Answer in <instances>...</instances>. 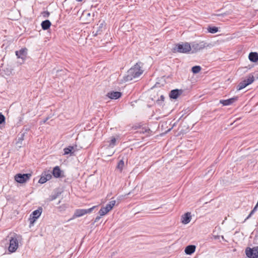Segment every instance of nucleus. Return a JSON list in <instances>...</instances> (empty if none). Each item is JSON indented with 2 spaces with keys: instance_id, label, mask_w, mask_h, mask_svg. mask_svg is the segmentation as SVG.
Segmentation results:
<instances>
[{
  "instance_id": "aec40b11",
  "label": "nucleus",
  "mask_w": 258,
  "mask_h": 258,
  "mask_svg": "<svg viewBox=\"0 0 258 258\" xmlns=\"http://www.w3.org/2000/svg\"><path fill=\"white\" fill-rule=\"evenodd\" d=\"M201 68L200 66H196L192 68L191 71L194 74H197L200 72Z\"/></svg>"
},
{
  "instance_id": "f03ea898",
  "label": "nucleus",
  "mask_w": 258,
  "mask_h": 258,
  "mask_svg": "<svg viewBox=\"0 0 258 258\" xmlns=\"http://www.w3.org/2000/svg\"><path fill=\"white\" fill-rule=\"evenodd\" d=\"M190 50H191V45L188 42L177 44L173 48L174 52L187 53H189Z\"/></svg>"
},
{
  "instance_id": "c85d7f7f",
  "label": "nucleus",
  "mask_w": 258,
  "mask_h": 258,
  "mask_svg": "<svg viewBox=\"0 0 258 258\" xmlns=\"http://www.w3.org/2000/svg\"><path fill=\"white\" fill-rule=\"evenodd\" d=\"M116 201L115 200H112L108 204V205L111 207V209L115 206Z\"/></svg>"
},
{
  "instance_id": "5701e85b",
  "label": "nucleus",
  "mask_w": 258,
  "mask_h": 258,
  "mask_svg": "<svg viewBox=\"0 0 258 258\" xmlns=\"http://www.w3.org/2000/svg\"><path fill=\"white\" fill-rule=\"evenodd\" d=\"M108 212L105 209V208L102 207L99 211V214L101 216H103L106 215Z\"/></svg>"
},
{
  "instance_id": "e433bc0d",
  "label": "nucleus",
  "mask_w": 258,
  "mask_h": 258,
  "mask_svg": "<svg viewBox=\"0 0 258 258\" xmlns=\"http://www.w3.org/2000/svg\"><path fill=\"white\" fill-rule=\"evenodd\" d=\"M19 141L22 142L23 140V135H22V137L18 139Z\"/></svg>"
},
{
  "instance_id": "cd10ccee",
  "label": "nucleus",
  "mask_w": 258,
  "mask_h": 258,
  "mask_svg": "<svg viewBox=\"0 0 258 258\" xmlns=\"http://www.w3.org/2000/svg\"><path fill=\"white\" fill-rule=\"evenodd\" d=\"M5 117L2 114V113H0V124L5 122Z\"/></svg>"
},
{
  "instance_id": "f8f14e48",
  "label": "nucleus",
  "mask_w": 258,
  "mask_h": 258,
  "mask_svg": "<svg viewBox=\"0 0 258 258\" xmlns=\"http://www.w3.org/2000/svg\"><path fill=\"white\" fill-rule=\"evenodd\" d=\"M182 90L175 89L172 90L169 94V96L172 99H177L178 97L182 93Z\"/></svg>"
},
{
  "instance_id": "0eeeda50",
  "label": "nucleus",
  "mask_w": 258,
  "mask_h": 258,
  "mask_svg": "<svg viewBox=\"0 0 258 258\" xmlns=\"http://www.w3.org/2000/svg\"><path fill=\"white\" fill-rule=\"evenodd\" d=\"M95 207L94 206L91 208L88 209H78L77 210L74 214V217H79L84 215L87 213H91L93 209H94Z\"/></svg>"
},
{
  "instance_id": "c9c22d12",
  "label": "nucleus",
  "mask_w": 258,
  "mask_h": 258,
  "mask_svg": "<svg viewBox=\"0 0 258 258\" xmlns=\"http://www.w3.org/2000/svg\"><path fill=\"white\" fill-rule=\"evenodd\" d=\"M258 207V203L256 204V205L255 206L253 210L255 212L257 210Z\"/></svg>"
},
{
  "instance_id": "393cba45",
  "label": "nucleus",
  "mask_w": 258,
  "mask_h": 258,
  "mask_svg": "<svg viewBox=\"0 0 258 258\" xmlns=\"http://www.w3.org/2000/svg\"><path fill=\"white\" fill-rule=\"evenodd\" d=\"M47 181V179L45 176L42 174V176L40 177V178L38 182L40 183H44Z\"/></svg>"
},
{
  "instance_id": "9d476101",
  "label": "nucleus",
  "mask_w": 258,
  "mask_h": 258,
  "mask_svg": "<svg viewBox=\"0 0 258 258\" xmlns=\"http://www.w3.org/2000/svg\"><path fill=\"white\" fill-rule=\"evenodd\" d=\"M237 97H234L227 100H221L220 103L222 104L224 106H227L235 102L237 100Z\"/></svg>"
},
{
  "instance_id": "39448f33",
  "label": "nucleus",
  "mask_w": 258,
  "mask_h": 258,
  "mask_svg": "<svg viewBox=\"0 0 258 258\" xmlns=\"http://www.w3.org/2000/svg\"><path fill=\"white\" fill-rule=\"evenodd\" d=\"M245 254L249 258L258 257V246L253 248L247 247L245 249Z\"/></svg>"
},
{
  "instance_id": "f704fd0d",
  "label": "nucleus",
  "mask_w": 258,
  "mask_h": 258,
  "mask_svg": "<svg viewBox=\"0 0 258 258\" xmlns=\"http://www.w3.org/2000/svg\"><path fill=\"white\" fill-rule=\"evenodd\" d=\"M160 100L162 101H164V97L162 95L160 96V99L157 100V102L159 103V102Z\"/></svg>"
},
{
  "instance_id": "4468645a",
  "label": "nucleus",
  "mask_w": 258,
  "mask_h": 258,
  "mask_svg": "<svg viewBox=\"0 0 258 258\" xmlns=\"http://www.w3.org/2000/svg\"><path fill=\"white\" fill-rule=\"evenodd\" d=\"M195 250L196 246L190 245L186 247L184 251L187 254H191L195 251Z\"/></svg>"
},
{
  "instance_id": "20e7f679",
  "label": "nucleus",
  "mask_w": 258,
  "mask_h": 258,
  "mask_svg": "<svg viewBox=\"0 0 258 258\" xmlns=\"http://www.w3.org/2000/svg\"><path fill=\"white\" fill-rule=\"evenodd\" d=\"M31 176V174H17L15 176V180L20 183H23L26 182L29 180Z\"/></svg>"
},
{
  "instance_id": "a211bd4d",
  "label": "nucleus",
  "mask_w": 258,
  "mask_h": 258,
  "mask_svg": "<svg viewBox=\"0 0 258 258\" xmlns=\"http://www.w3.org/2000/svg\"><path fill=\"white\" fill-rule=\"evenodd\" d=\"M254 80L253 76L252 75H249L248 78L243 81L246 82V83L248 86V85L251 84L254 81Z\"/></svg>"
},
{
  "instance_id": "423d86ee",
  "label": "nucleus",
  "mask_w": 258,
  "mask_h": 258,
  "mask_svg": "<svg viewBox=\"0 0 258 258\" xmlns=\"http://www.w3.org/2000/svg\"><path fill=\"white\" fill-rule=\"evenodd\" d=\"M18 247V240L16 237H11L10 239L9 250L11 252H15Z\"/></svg>"
},
{
  "instance_id": "6ab92c4d",
  "label": "nucleus",
  "mask_w": 258,
  "mask_h": 258,
  "mask_svg": "<svg viewBox=\"0 0 258 258\" xmlns=\"http://www.w3.org/2000/svg\"><path fill=\"white\" fill-rule=\"evenodd\" d=\"M247 85L246 83V82L245 81H242L241 82H240L237 86V90H242V89L244 88L245 87H246Z\"/></svg>"
},
{
  "instance_id": "4be33fe9",
  "label": "nucleus",
  "mask_w": 258,
  "mask_h": 258,
  "mask_svg": "<svg viewBox=\"0 0 258 258\" xmlns=\"http://www.w3.org/2000/svg\"><path fill=\"white\" fill-rule=\"evenodd\" d=\"M124 166V161L123 160H120L117 164V168L121 171Z\"/></svg>"
},
{
  "instance_id": "6e6552de",
  "label": "nucleus",
  "mask_w": 258,
  "mask_h": 258,
  "mask_svg": "<svg viewBox=\"0 0 258 258\" xmlns=\"http://www.w3.org/2000/svg\"><path fill=\"white\" fill-rule=\"evenodd\" d=\"M27 49L26 48H23L21 49L19 51H16L15 52L17 58H21L22 60H25L27 54Z\"/></svg>"
},
{
  "instance_id": "ddd939ff",
  "label": "nucleus",
  "mask_w": 258,
  "mask_h": 258,
  "mask_svg": "<svg viewBox=\"0 0 258 258\" xmlns=\"http://www.w3.org/2000/svg\"><path fill=\"white\" fill-rule=\"evenodd\" d=\"M61 171L58 166H55L52 171V174L53 176L56 178H59L61 177Z\"/></svg>"
},
{
  "instance_id": "dca6fc26",
  "label": "nucleus",
  "mask_w": 258,
  "mask_h": 258,
  "mask_svg": "<svg viewBox=\"0 0 258 258\" xmlns=\"http://www.w3.org/2000/svg\"><path fill=\"white\" fill-rule=\"evenodd\" d=\"M50 25H51V23L48 20L43 21L41 23V27L43 30H47L50 27Z\"/></svg>"
},
{
  "instance_id": "412c9836",
  "label": "nucleus",
  "mask_w": 258,
  "mask_h": 258,
  "mask_svg": "<svg viewBox=\"0 0 258 258\" xmlns=\"http://www.w3.org/2000/svg\"><path fill=\"white\" fill-rule=\"evenodd\" d=\"M209 32L211 33H215L218 32V29L216 27H210L208 28Z\"/></svg>"
},
{
  "instance_id": "58836bf2",
  "label": "nucleus",
  "mask_w": 258,
  "mask_h": 258,
  "mask_svg": "<svg viewBox=\"0 0 258 258\" xmlns=\"http://www.w3.org/2000/svg\"><path fill=\"white\" fill-rule=\"evenodd\" d=\"M83 1V0H76V1H77V2H81V1Z\"/></svg>"
},
{
  "instance_id": "4c0bfd02",
  "label": "nucleus",
  "mask_w": 258,
  "mask_h": 258,
  "mask_svg": "<svg viewBox=\"0 0 258 258\" xmlns=\"http://www.w3.org/2000/svg\"><path fill=\"white\" fill-rule=\"evenodd\" d=\"M100 219V217H97L96 218L95 221H97L98 220Z\"/></svg>"
},
{
  "instance_id": "f257e3e1",
  "label": "nucleus",
  "mask_w": 258,
  "mask_h": 258,
  "mask_svg": "<svg viewBox=\"0 0 258 258\" xmlns=\"http://www.w3.org/2000/svg\"><path fill=\"white\" fill-rule=\"evenodd\" d=\"M141 62H138L131 68L124 77L125 81H129L139 77L143 73L144 70L141 66Z\"/></svg>"
},
{
  "instance_id": "f3484780",
  "label": "nucleus",
  "mask_w": 258,
  "mask_h": 258,
  "mask_svg": "<svg viewBox=\"0 0 258 258\" xmlns=\"http://www.w3.org/2000/svg\"><path fill=\"white\" fill-rule=\"evenodd\" d=\"M42 208H39L37 210L33 211L32 212V213L31 214V215L35 216V218L36 217V218H38L40 216V215L42 213Z\"/></svg>"
},
{
  "instance_id": "c756f323",
  "label": "nucleus",
  "mask_w": 258,
  "mask_h": 258,
  "mask_svg": "<svg viewBox=\"0 0 258 258\" xmlns=\"http://www.w3.org/2000/svg\"><path fill=\"white\" fill-rule=\"evenodd\" d=\"M64 151V155H68L69 154H71V152L70 151V150L68 148H66L63 149Z\"/></svg>"
},
{
  "instance_id": "7ed1b4c3",
  "label": "nucleus",
  "mask_w": 258,
  "mask_h": 258,
  "mask_svg": "<svg viewBox=\"0 0 258 258\" xmlns=\"http://www.w3.org/2000/svg\"><path fill=\"white\" fill-rule=\"evenodd\" d=\"M211 44L207 43L205 41H201L199 43L193 42L191 44V47L192 53H195L203 50L206 47H211Z\"/></svg>"
},
{
  "instance_id": "7c9ffc66",
  "label": "nucleus",
  "mask_w": 258,
  "mask_h": 258,
  "mask_svg": "<svg viewBox=\"0 0 258 258\" xmlns=\"http://www.w3.org/2000/svg\"><path fill=\"white\" fill-rule=\"evenodd\" d=\"M43 16L45 18L48 17L49 16V13L48 11H44L42 13Z\"/></svg>"
},
{
  "instance_id": "9b49d317",
  "label": "nucleus",
  "mask_w": 258,
  "mask_h": 258,
  "mask_svg": "<svg viewBox=\"0 0 258 258\" xmlns=\"http://www.w3.org/2000/svg\"><path fill=\"white\" fill-rule=\"evenodd\" d=\"M191 219V216L190 213H186L181 217V222L184 224H187L190 222Z\"/></svg>"
},
{
  "instance_id": "72a5a7b5",
  "label": "nucleus",
  "mask_w": 258,
  "mask_h": 258,
  "mask_svg": "<svg viewBox=\"0 0 258 258\" xmlns=\"http://www.w3.org/2000/svg\"><path fill=\"white\" fill-rule=\"evenodd\" d=\"M104 208L108 212L112 209L111 207H110L108 204H107Z\"/></svg>"
},
{
  "instance_id": "473e14b6",
  "label": "nucleus",
  "mask_w": 258,
  "mask_h": 258,
  "mask_svg": "<svg viewBox=\"0 0 258 258\" xmlns=\"http://www.w3.org/2000/svg\"><path fill=\"white\" fill-rule=\"evenodd\" d=\"M254 212H255V211H254L253 210H252L250 212V214L248 215V216L247 217V218H246V219L245 220H245H246L247 219H249V218H250V217H251V216L254 214Z\"/></svg>"
},
{
  "instance_id": "1a4fd4ad",
  "label": "nucleus",
  "mask_w": 258,
  "mask_h": 258,
  "mask_svg": "<svg viewBox=\"0 0 258 258\" xmlns=\"http://www.w3.org/2000/svg\"><path fill=\"white\" fill-rule=\"evenodd\" d=\"M106 96L111 99H117L120 98L121 96V93L120 92L118 91H111L108 92Z\"/></svg>"
},
{
  "instance_id": "b1692460",
  "label": "nucleus",
  "mask_w": 258,
  "mask_h": 258,
  "mask_svg": "<svg viewBox=\"0 0 258 258\" xmlns=\"http://www.w3.org/2000/svg\"><path fill=\"white\" fill-rule=\"evenodd\" d=\"M38 219V218H35V216L32 215H30L29 218V221L31 225H33L34 223L36 221V220Z\"/></svg>"
},
{
  "instance_id": "2f4dec72",
  "label": "nucleus",
  "mask_w": 258,
  "mask_h": 258,
  "mask_svg": "<svg viewBox=\"0 0 258 258\" xmlns=\"http://www.w3.org/2000/svg\"><path fill=\"white\" fill-rule=\"evenodd\" d=\"M68 148H69V149L70 150V151L71 152V155L73 154V153L75 151H74V147L70 146H69Z\"/></svg>"
},
{
  "instance_id": "bb28decb",
  "label": "nucleus",
  "mask_w": 258,
  "mask_h": 258,
  "mask_svg": "<svg viewBox=\"0 0 258 258\" xmlns=\"http://www.w3.org/2000/svg\"><path fill=\"white\" fill-rule=\"evenodd\" d=\"M115 142H116V139L114 137L112 138L111 140H110L109 146L112 147H113L115 144Z\"/></svg>"
},
{
  "instance_id": "2eb2a0df",
  "label": "nucleus",
  "mask_w": 258,
  "mask_h": 258,
  "mask_svg": "<svg viewBox=\"0 0 258 258\" xmlns=\"http://www.w3.org/2000/svg\"><path fill=\"white\" fill-rule=\"evenodd\" d=\"M248 58L251 61L255 62L258 61V53L256 52H250L249 54Z\"/></svg>"
},
{
  "instance_id": "a878e982",
  "label": "nucleus",
  "mask_w": 258,
  "mask_h": 258,
  "mask_svg": "<svg viewBox=\"0 0 258 258\" xmlns=\"http://www.w3.org/2000/svg\"><path fill=\"white\" fill-rule=\"evenodd\" d=\"M43 175L45 176V177H46L47 181L50 180L52 177L51 173H49L45 172L43 174Z\"/></svg>"
}]
</instances>
